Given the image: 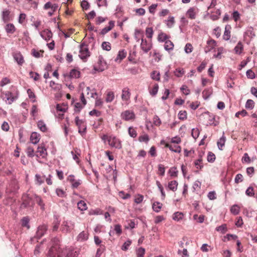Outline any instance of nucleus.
Returning a JSON list of instances; mask_svg holds the SVG:
<instances>
[{
	"mask_svg": "<svg viewBox=\"0 0 257 257\" xmlns=\"http://www.w3.org/2000/svg\"><path fill=\"white\" fill-rule=\"evenodd\" d=\"M175 23L174 18L173 16H170L167 23V26L168 28H172Z\"/></svg>",
	"mask_w": 257,
	"mask_h": 257,
	"instance_id": "nucleus-46",
	"label": "nucleus"
},
{
	"mask_svg": "<svg viewBox=\"0 0 257 257\" xmlns=\"http://www.w3.org/2000/svg\"><path fill=\"white\" fill-rule=\"evenodd\" d=\"M230 29L231 26L227 25L225 27V31L223 35V39L224 40H229L230 38Z\"/></svg>",
	"mask_w": 257,
	"mask_h": 257,
	"instance_id": "nucleus-15",
	"label": "nucleus"
},
{
	"mask_svg": "<svg viewBox=\"0 0 257 257\" xmlns=\"http://www.w3.org/2000/svg\"><path fill=\"white\" fill-rule=\"evenodd\" d=\"M187 15L191 19H195L196 15L194 12V9L193 8H190L187 12Z\"/></svg>",
	"mask_w": 257,
	"mask_h": 257,
	"instance_id": "nucleus-37",
	"label": "nucleus"
},
{
	"mask_svg": "<svg viewBox=\"0 0 257 257\" xmlns=\"http://www.w3.org/2000/svg\"><path fill=\"white\" fill-rule=\"evenodd\" d=\"M184 215L182 212H176L174 213L173 216V219L176 221H179L182 219Z\"/></svg>",
	"mask_w": 257,
	"mask_h": 257,
	"instance_id": "nucleus-32",
	"label": "nucleus"
},
{
	"mask_svg": "<svg viewBox=\"0 0 257 257\" xmlns=\"http://www.w3.org/2000/svg\"><path fill=\"white\" fill-rule=\"evenodd\" d=\"M75 121L76 125L78 127L79 133H80L81 136H83L85 134L86 130V125L84 121L82 119H79V117L77 116L75 117Z\"/></svg>",
	"mask_w": 257,
	"mask_h": 257,
	"instance_id": "nucleus-3",
	"label": "nucleus"
},
{
	"mask_svg": "<svg viewBox=\"0 0 257 257\" xmlns=\"http://www.w3.org/2000/svg\"><path fill=\"white\" fill-rule=\"evenodd\" d=\"M165 146L175 153H180L181 152V147L177 145H172L167 144Z\"/></svg>",
	"mask_w": 257,
	"mask_h": 257,
	"instance_id": "nucleus-19",
	"label": "nucleus"
},
{
	"mask_svg": "<svg viewBox=\"0 0 257 257\" xmlns=\"http://www.w3.org/2000/svg\"><path fill=\"white\" fill-rule=\"evenodd\" d=\"M254 102L251 99H248L245 103V107L247 109H251L254 107Z\"/></svg>",
	"mask_w": 257,
	"mask_h": 257,
	"instance_id": "nucleus-42",
	"label": "nucleus"
},
{
	"mask_svg": "<svg viewBox=\"0 0 257 257\" xmlns=\"http://www.w3.org/2000/svg\"><path fill=\"white\" fill-rule=\"evenodd\" d=\"M245 36L248 37L249 38H253L255 36V33L253 32L252 27H249L247 29L244 34Z\"/></svg>",
	"mask_w": 257,
	"mask_h": 257,
	"instance_id": "nucleus-25",
	"label": "nucleus"
},
{
	"mask_svg": "<svg viewBox=\"0 0 257 257\" xmlns=\"http://www.w3.org/2000/svg\"><path fill=\"white\" fill-rule=\"evenodd\" d=\"M216 230L220 231L222 233H224L227 231V228L226 224H222L216 228Z\"/></svg>",
	"mask_w": 257,
	"mask_h": 257,
	"instance_id": "nucleus-52",
	"label": "nucleus"
},
{
	"mask_svg": "<svg viewBox=\"0 0 257 257\" xmlns=\"http://www.w3.org/2000/svg\"><path fill=\"white\" fill-rule=\"evenodd\" d=\"M78 238V240H85L88 238V235L84 231H82L79 234Z\"/></svg>",
	"mask_w": 257,
	"mask_h": 257,
	"instance_id": "nucleus-56",
	"label": "nucleus"
},
{
	"mask_svg": "<svg viewBox=\"0 0 257 257\" xmlns=\"http://www.w3.org/2000/svg\"><path fill=\"white\" fill-rule=\"evenodd\" d=\"M47 229H48L47 226L45 224L39 226L38 227V229H37L36 235L34 237V238H37L38 239L40 238L45 234V233L46 232Z\"/></svg>",
	"mask_w": 257,
	"mask_h": 257,
	"instance_id": "nucleus-8",
	"label": "nucleus"
},
{
	"mask_svg": "<svg viewBox=\"0 0 257 257\" xmlns=\"http://www.w3.org/2000/svg\"><path fill=\"white\" fill-rule=\"evenodd\" d=\"M158 89H159V85L158 84H155L153 88L152 89V90H151L150 91V94L152 95V96H155L157 94L158 91Z\"/></svg>",
	"mask_w": 257,
	"mask_h": 257,
	"instance_id": "nucleus-47",
	"label": "nucleus"
},
{
	"mask_svg": "<svg viewBox=\"0 0 257 257\" xmlns=\"http://www.w3.org/2000/svg\"><path fill=\"white\" fill-rule=\"evenodd\" d=\"M57 195L60 197H64L66 196V193L61 189L58 188L56 190Z\"/></svg>",
	"mask_w": 257,
	"mask_h": 257,
	"instance_id": "nucleus-64",
	"label": "nucleus"
},
{
	"mask_svg": "<svg viewBox=\"0 0 257 257\" xmlns=\"http://www.w3.org/2000/svg\"><path fill=\"white\" fill-rule=\"evenodd\" d=\"M169 172L170 173V176L171 177H177L178 174V171L177 170V168L175 167H173L170 168L169 170Z\"/></svg>",
	"mask_w": 257,
	"mask_h": 257,
	"instance_id": "nucleus-55",
	"label": "nucleus"
},
{
	"mask_svg": "<svg viewBox=\"0 0 257 257\" xmlns=\"http://www.w3.org/2000/svg\"><path fill=\"white\" fill-rule=\"evenodd\" d=\"M158 171L159 172V175L161 176H163L165 175V168L162 164H159L158 165Z\"/></svg>",
	"mask_w": 257,
	"mask_h": 257,
	"instance_id": "nucleus-57",
	"label": "nucleus"
},
{
	"mask_svg": "<svg viewBox=\"0 0 257 257\" xmlns=\"http://www.w3.org/2000/svg\"><path fill=\"white\" fill-rule=\"evenodd\" d=\"M128 132L129 135L133 138H136L137 136L136 131L134 128H133V127H129Z\"/></svg>",
	"mask_w": 257,
	"mask_h": 257,
	"instance_id": "nucleus-48",
	"label": "nucleus"
},
{
	"mask_svg": "<svg viewBox=\"0 0 257 257\" xmlns=\"http://www.w3.org/2000/svg\"><path fill=\"white\" fill-rule=\"evenodd\" d=\"M178 182L176 180L171 181L168 183V187L170 190L175 191L177 189Z\"/></svg>",
	"mask_w": 257,
	"mask_h": 257,
	"instance_id": "nucleus-23",
	"label": "nucleus"
},
{
	"mask_svg": "<svg viewBox=\"0 0 257 257\" xmlns=\"http://www.w3.org/2000/svg\"><path fill=\"white\" fill-rule=\"evenodd\" d=\"M130 92L128 90H125V89L122 90L121 98L123 100H127L130 98Z\"/></svg>",
	"mask_w": 257,
	"mask_h": 257,
	"instance_id": "nucleus-34",
	"label": "nucleus"
},
{
	"mask_svg": "<svg viewBox=\"0 0 257 257\" xmlns=\"http://www.w3.org/2000/svg\"><path fill=\"white\" fill-rule=\"evenodd\" d=\"M226 138L224 136H222L217 142V146L220 150H222V148L225 145Z\"/></svg>",
	"mask_w": 257,
	"mask_h": 257,
	"instance_id": "nucleus-24",
	"label": "nucleus"
},
{
	"mask_svg": "<svg viewBox=\"0 0 257 257\" xmlns=\"http://www.w3.org/2000/svg\"><path fill=\"white\" fill-rule=\"evenodd\" d=\"M64 251L60 246H52L47 253V257H63Z\"/></svg>",
	"mask_w": 257,
	"mask_h": 257,
	"instance_id": "nucleus-1",
	"label": "nucleus"
},
{
	"mask_svg": "<svg viewBox=\"0 0 257 257\" xmlns=\"http://www.w3.org/2000/svg\"><path fill=\"white\" fill-rule=\"evenodd\" d=\"M246 76L249 79H254L255 77L254 73L251 70H248L246 72Z\"/></svg>",
	"mask_w": 257,
	"mask_h": 257,
	"instance_id": "nucleus-62",
	"label": "nucleus"
},
{
	"mask_svg": "<svg viewBox=\"0 0 257 257\" xmlns=\"http://www.w3.org/2000/svg\"><path fill=\"white\" fill-rule=\"evenodd\" d=\"M215 156L213 153L211 152L208 153L207 158L208 162L212 163L215 161Z\"/></svg>",
	"mask_w": 257,
	"mask_h": 257,
	"instance_id": "nucleus-49",
	"label": "nucleus"
},
{
	"mask_svg": "<svg viewBox=\"0 0 257 257\" xmlns=\"http://www.w3.org/2000/svg\"><path fill=\"white\" fill-rule=\"evenodd\" d=\"M114 26V22L112 21H110L109 22V26L107 27H105L100 32V34L102 35H104L110 31Z\"/></svg>",
	"mask_w": 257,
	"mask_h": 257,
	"instance_id": "nucleus-16",
	"label": "nucleus"
},
{
	"mask_svg": "<svg viewBox=\"0 0 257 257\" xmlns=\"http://www.w3.org/2000/svg\"><path fill=\"white\" fill-rule=\"evenodd\" d=\"M85 46L84 43L82 44L80 47V55H79L80 59L83 60L84 61H86V59L90 56V52L89 51L88 48L86 47L83 49V47Z\"/></svg>",
	"mask_w": 257,
	"mask_h": 257,
	"instance_id": "nucleus-6",
	"label": "nucleus"
},
{
	"mask_svg": "<svg viewBox=\"0 0 257 257\" xmlns=\"http://www.w3.org/2000/svg\"><path fill=\"white\" fill-rule=\"evenodd\" d=\"M27 93L28 94L29 98L33 99V100H32V101L33 102H35L36 101V95L34 94V92L31 89H28L27 90Z\"/></svg>",
	"mask_w": 257,
	"mask_h": 257,
	"instance_id": "nucleus-53",
	"label": "nucleus"
},
{
	"mask_svg": "<svg viewBox=\"0 0 257 257\" xmlns=\"http://www.w3.org/2000/svg\"><path fill=\"white\" fill-rule=\"evenodd\" d=\"M126 51L124 49L119 51L118 52V53L117 55L116 59H115V61H117L118 60H119V61H121L126 57Z\"/></svg>",
	"mask_w": 257,
	"mask_h": 257,
	"instance_id": "nucleus-21",
	"label": "nucleus"
},
{
	"mask_svg": "<svg viewBox=\"0 0 257 257\" xmlns=\"http://www.w3.org/2000/svg\"><path fill=\"white\" fill-rule=\"evenodd\" d=\"M154 31L152 27H148L146 29V35L147 37L151 39L153 37Z\"/></svg>",
	"mask_w": 257,
	"mask_h": 257,
	"instance_id": "nucleus-40",
	"label": "nucleus"
},
{
	"mask_svg": "<svg viewBox=\"0 0 257 257\" xmlns=\"http://www.w3.org/2000/svg\"><path fill=\"white\" fill-rule=\"evenodd\" d=\"M37 125L39 128L43 132H45L47 130V127L45 122L42 120H39L37 122Z\"/></svg>",
	"mask_w": 257,
	"mask_h": 257,
	"instance_id": "nucleus-27",
	"label": "nucleus"
},
{
	"mask_svg": "<svg viewBox=\"0 0 257 257\" xmlns=\"http://www.w3.org/2000/svg\"><path fill=\"white\" fill-rule=\"evenodd\" d=\"M40 140V135L37 132H33L30 137V140L34 144H37Z\"/></svg>",
	"mask_w": 257,
	"mask_h": 257,
	"instance_id": "nucleus-14",
	"label": "nucleus"
},
{
	"mask_svg": "<svg viewBox=\"0 0 257 257\" xmlns=\"http://www.w3.org/2000/svg\"><path fill=\"white\" fill-rule=\"evenodd\" d=\"M7 99L9 101V103L11 104L15 100V98L12 96L11 92L8 91L6 93Z\"/></svg>",
	"mask_w": 257,
	"mask_h": 257,
	"instance_id": "nucleus-50",
	"label": "nucleus"
},
{
	"mask_svg": "<svg viewBox=\"0 0 257 257\" xmlns=\"http://www.w3.org/2000/svg\"><path fill=\"white\" fill-rule=\"evenodd\" d=\"M169 38V37L164 33H161L158 35V40L160 42H164Z\"/></svg>",
	"mask_w": 257,
	"mask_h": 257,
	"instance_id": "nucleus-38",
	"label": "nucleus"
},
{
	"mask_svg": "<svg viewBox=\"0 0 257 257\" xmlns=\"http://www.w3.org/2000/svg\"><path fill=\"white\" fill-rule=\"evenodd\" d=\"M77 207L81 211L86 210L87 208L86 203L83 200H80L77 203Z\"/></svg>",
	"mask_w": 257,
	"mask_h": 257,
	"instance_id": "nucleus-28",
	"label": "nucleus"
},
{
	"mask_svg": "<svg viewBox=\"0 0 257 257\" xmlns=\"http://www.w3.org/2000/svg\"><path fill=\"white\" fill-rule=\"evenodd\" d=\"M114 98V94L112 91H109L107 93L105 101L106 102H111Z\"/></svg>",
	"mask_w": 257,
	"mask_h": 257,
	"instance_id": "nucleus-33",
	"label": "nucleus"
},
{
	"mask_svg": "<svg viewBox=\"0 0 257 257\" xmlns=\"http://www.w3.org/2000/svg\"><path fill=\"white\" fill-rule=\"evenodd\" d=\"M64 76L65 77L68 76L70 78H78L80 77V72L79 71L75 69H73L71 70L69 75L67 74H64Z\"/></svg>",
	"mask_w": 257,
	"mask_h": 257,
	"instance_id": "nucleus-12",
	"label": "nucleus"
},
{
	"mask_svg": "<svg viewBox=\"0 0 257 257\" xmlns=\"http://www.w3.org/2000/svg\"><path fill=\"white\" fill-rule=\"evenodd\" d=\"M114 229L116 233L118 235H119L121 234L122 229H121V225L120 224H117L115 225Z\"/></svg>",
	"mask_w": 257,
	"mask_h": 257,
	"instance_id": "nucleus-63",
	"label": "nucleus"
},
{
	"mask_svg": "<svg viewBox=\"0 0 257 257\" xmlns=\"http://www.w3.org/2000/svg\"><path fill=\"white\" fill-rule=\"evenodd\" d=\"M121 117L122 119L129 121L135 119V114L133 111L127 110L121 113Z\"/></svg>",
	"mask_w": 257,
	"mask_h": 257,
	"instance_id": "nucleus-7",
	"label": "nucleus"
},
{
	"mask_svg": "<svg viewBox=\"0 0 257 257\" xmlns=\"http://www.w3.org/2000/svg\"><path fill=\"white\" fill-rule=\"evenodd\" d=\"M179 118L181 120H184L187 118V112L185 110L180 111L178 113Z\"/></svg>",
	"mask_w": 257,
	"mask_h": 257,
	"instance_id": "nucleus-51",
	"label": "nucleus"
},
{
	"mask_svg": "<svg viewBox=\"0 0 257 257\" xmlns=\"http://www.w3.org/2000/svg\"><path fill=\"white\" fill-rule=\"evenodd\" d=\"M10 12L9 10H5L3 12L2 18L3 21L5 23L8 22L10 21L9 15Z\"/></svg>",
	"mask_w": 257,
	"mask_h": 257,
	"instance_id": "nucleus-29",
	"label": "nucleus"
},
{
	"mask_svg": "<svg viewBox=\"0 0 257 257\" xmlns=\"http://www.w3.org/2000/svg\"><path fill=\"white\" fill-rule=\"evenodd\" d=\"M216 42L214 40H208L207 42V46L204 48V51L205 53H207L212 50L215 46Z\"/></svg>",
	"mask_w": 257,
	"mask_h": 257,
	"instance_id": "nucleus-11",
	"label": "nucleus"
},
{
	"mask_svg": "<svg viewBox=\"0 0 257 257\" xmlns=\"http://www.w3.org/2000/svg\"><path fill=\"white\" fill-rule=\"evenodd\" d=\"M29 221H30V220H29V218H28V217H24L21 220L22 226L26 227L28 229H29L30 227L29 224Z\"/></svg>",
	"mask_w": 257,
	"mask_h": 257,
	"instance_id": "nucleus-31",
	"label": "nucleus"
},
{
	"mask_svg": "<svg viewBox=\"0 0 257 257\" xmlns=\"http://www.w3.org/2000/svg\"><path fill=\"white\" fill-rule=\"evenodd\" d=\"M199 131L198 128H194L192 130L191 135L194 139H196L199 137Z\"/></svg>",
	"mask_w": 257,
	"mask_h": 257,
	"instance_id": "nucleus-58",
	"label": "nucleus"
},
{
	"mask_svg": "<svg viewBox=\"0 0 257 257\" xmlns=\"http://www.w3.org/2000/svg\"><path fill=\"white\" fill-rule=\"evenodd\" d=\"M221 14V11L219 9L217 10L215 12V15L211 16V19L214 21L218 20Z\"/></svg>",
	"mask_w": 257,
	"mask_h": 257,
	"instance_id": "nucleus-60",
	"label": "nucleus"
},
{
	"mask_svg": "<svg viewBox=\"0 0 257 257\" xmlns=\"http://www.w3.org/2000/svg\"><path fill=\"white\" fill-rule=\"evenodd\" d=\"M74 227V222L68 220L64 221L61 225V230L63 232L66 233L71 231V230L73 229Z\"/></svg>",
	"mask_w": 257,
	"mask_h": 257,
	"instance_id": "nucleus-5",
	"label": "nucleus"
},
{
	"mask_svg": "<svg viewBox=\"0 0 257 257\" xmlns=\"http://www.w3.org/2000/svg\"><path fill=\"white\" fill-rule=\"evenodd\" d=\"M152 79L156 81H160V73L156 71H153L151 74Z\"/></svg>",
	"mask_w": 257,
	"mask_h": 257,
	"instance_id": "nucleus-36",
	"label": "nucleus"
},
{
	"mask_svg": "<svg viewBox=\"0 0 257 257\" xmlns=\"http://www.w3.org/2000/svg\"><path fill=\"white\" fill-rule=\"evenodd\" d=\"M5 30L8 34H13L16 31V28L13 24L10 23L6 25Z\"/></svg>",
	"mask_w": 257,
	"mask_h": 257,
	"instance_id": "nucleus-20",
	"label": "nucleus"
},
{
	"mask_svg": "<svg viewBox=\"0 0 257 257\" xmlns=\"http://www.w3.org/2000/svg\"><path fill=\"white\" fill-rule=\"evenodd\" d=\"M141 48L146 53H148L152 48L151 44H149L146 39L142 38V42L141 44Z\"/></svg>",
	"mask_w": 257,
	"mask_h": 257,
	"instance_id": "nucleus-10",
	"label": "nucleus"
},
{
	"mask_svg": "<svg viewBox=\"0 0 257 257\" xmlns=\"http://www.w3.org/2000/svg\"><path fill=\"white\" fill-rule=\"evenodd\" d=\"M105 246L103 245H100V247L97 249L96 253V257H100L102 252L104 250Z\"/></svg>",
	"mask_w": 257,
	"mask_h": 257,
	"instance_id": "nucleus-61",
	"label": "nucleus"
},
{
	"mask_svg": "<svg viewBox=\"0 0 257 257\" xmlns=\"http://www.w3.org/2000/svg\"><path fill=\"white\" fill-rule=\"evenodd\" d=\"M132 243V240L128 239L127 241L124 242L121 246V249L124 251H126L128 249L129 246Z\"/></svg>",
	"mask_w": 257,
	"mask_h": 257,
	"instance_id": "nucleus-45",
	"label": "nucleus"
},
{
	"mask_svg": "<svg viewBox=\"0 0 257 257\" xmlns=\"http://www.w3.org/2000/svg\"><path fill=\"white\" fill-rule=\"evenodd\" d=\"M199 156L200 158L195 161L194 165L197 169H201L203 168V166L202 165H201V163L202 161V156L201 155H200Z\"/></svg>",
	"mask_w": 257,
	"mask_h": 257,
	"instance_id": "nucleus-43",
	"label": "nucleus"
},
{
	"mask_svg": "<svg viewBox=\"0 0 257 257\" xmlns=\"http://www.w3.org/2000/svg\"><path fill=\"white\" fill-rule=\"evenodd\" d=\"M108 144L116 149H120L122 148L121 141L114 136H109Z\"/></svg>",
	"mask_w": 257,
	"mask_h": 257,
	"instance_id": "nucleus-4",
	"label": "nucleus"
},
{
	"mask_svg": "<svg viewBox=\"0 0 257 257\" xmlns=\"http://www.w3.org/2000/svg\"><path fill=\"white\" fill-rule=\"evenodd\" d=\"M36 153L37 156H40L42 158H44L47 154L46 149L42 146L38 147Z\"/></svg>",
	"mask_w": 257,
	"mask_h": 257,
	"instance_id": "nucleus-17",
	"label": "nucleus"
},
{
	"mask_svg": "<svg viewBox=\"0 0 257 257\" xmlns=\"http://www.w3.org/2000/svg\"><path fill=\"white\" fill-rule=\"evenodd\" d=\"M13 56L15 60L19 65H22L24 63V59L23 55L19 52H16L13 53Z\"/></svg>",
	"mask_w": 257,
	"mask_h": 257,
	"instance_id": "nucleus-9",
	"label": "nucleus"
},
{
	"mask_svg": "<svg viewBox=\"0 0 257 257\" xmlns=\"http://www.w3.org/2000/svg\"><path fill=\"white\" fill-rule=\"evenodd\" d=\"M36 201L38 204V205L40 206L42 210H44L45 209V204L43 203L41 198L38 196L36 195Z\"/></svg>",
	"mask_w": 257,
	"mask_h": 257,
	"instance_id": "nucleus-41",
	"label": "nucleus"
},
{
	"mask_svg": "<svg viewBox=\"0 0 257 257\" xmlns=\"http://www.w3.org/2000/svg\"><path fill=\"white\" fill-rule=\"evenodd\" d=\"M162 204L159 202H155L153 203L152 207L154 211L159 212L161 209Z\"/></svg>",
	"mask_w": 257,
	"mask_h": 257,
	"instance_id": "nucleus-30",
	"label": "nucleus"
},
{
	"mask_svg": "<svg viewBox=\"0 0 257 257\" xmlns=\"http://www.w3.org/2000/svg\"><path fill=\"white\" fill-rule=\"evenodd\" d=\"M174 44L170 40H166L164 45V48L166 51H170L173 49Z\"/></svg>",
	"mask_w": 257,
	"mask_h": 257,
	"instance_id": "nucleus-26",
	"label": "nucleus"
},
{
	"mask_svg": "<svg viewBox=\"0 0 257 257\" xmlns=\"http://www.w3.org/2000/svg\"><path fill=\"white\" fill-rule=\"evenodd\" d=\"M243 50V46L240 42H239L234 48V51L236 54H240Z\"/></svg>",
	"mask_w": 257,
	"mask_h": 257,
	"instance_id": "nucleus-35",
	"label": "nucleus"
},
{
	"mask_svg": "<svg viewBox=\"0 0 257 257\" xmlns=\"http://www.w3.org/2000/svg\"><path fill=\"white\" fill-rule=\"evenodd\" d=\"M23 203L21 205V208H33L35 201L28 195H24L22 198Z\"/></svg>",
	"mask_w": 257,
	"mask_h": 257,
	"instance_id": "nucleus-2",
	"label": "nucleus"
},
{
	"mask_svg": "<svg viewBox=\"0 0 257 257\" xmlns=\"http://www.w3.org/2000/svg\"><path fill=\"white\" fill-rule=\"evenodd\" d=\"M230 211L233 214L237 215L239 212V208L237 205H234L231 207Z\"/></svg>",
	"mask_w": 257,
	"mask_h": 257,
	"instance_id": "nucleus-54",
	"label": "nucleus"
},
{
	"mask_svg": "<svg viewBox=\"0 0 257 257\" xmlns=\"http://www.w3.org/2000/svg\"><path fill=\"white\" fill-rule=\"evenodd\" d=\"M145 253V249L142 247L139 248L136 250V254L137 257H144Z\"/></svg>",
	"mask_w": 257,
	"mask_h": 257,
	"instance_id": "nucleus-39",
	"label": "nucleus"
},
{
	"mask_svg": "<svg viewBox=\"0 0 257 257\" xmlns=\"http://www.w3.org/2000/svg\"><path fill=\"white\" fill-rule=\"evenodd\" d=\"M212 93V89L211 88H207L202 92L203 97L204 99H207Z\"/></svg>",
	"mask_w": 257,
	"mask_h": 257,
	"instance_id": "nucleus-22",
	"label": "nucleus"
},
{
	"mask_svg": "<svg viewBox=\"0 0 257 257\" xmlns=\"http://www.w3.org/2000/svg\"><path fill=\"white\" fill-rule=\"evenodd\" d=\"M63 256L66 254L65 257H77L78 253L77 251L71 250H68L67 249H63Z\"/></svg>",
	"mask_w": 257,
	"mask_h": 257,
	"instance_id": "nucleus-18",
	"label": "nucleus"
},
{
	"mask_svg": "<svg viewBox=\"0 0 257 257\" xmlns=\"http://www.w3.org/2000/svg\"><path fill=\"white\" fill-rule=\"evenodd\" d=\"M245 194L248 196H253L254 195L253 188L252 187H249L245 191Z\"/></svg>",
	"mask_w": 257,
	"mask_h": 257,
	"instance_id": "nucleus-59",
	"label": "nucleus"
},
{
	"mask_svg": "<svg viewBox=\"0 0 257 257\" xmlns=\"http://www.w3.org/2000/svg\"><path fill=\"white\" fill-rule=\"evenodd\" d=\"M102 48L104 50L109 51L111 50V45L110 43L107 42H103L101 45Z\"/></svg>",
	"mask_w": 257,
	"mask_h": 257,
	"instance_id": "nucleus-44",
	"label": "nucleus"
},
{
	"mask_svg": "<svg viewBox=\"0 0 257 257\" xmlns=\"http://www.w3.org/2000/svg\"><path fill=\"white\" fill-rule=\"evenodd\" d=\"M53 36L51 30L46 29L43 31L41 34V36L46 41H48L52 38Z\"/></svg>",
	"mask_w": 257,
	"mask_h": 257,
	"instance_id": "nucleus-13",
	"label": "nucleus"
}]
</instances>
